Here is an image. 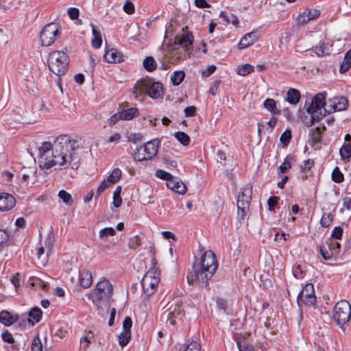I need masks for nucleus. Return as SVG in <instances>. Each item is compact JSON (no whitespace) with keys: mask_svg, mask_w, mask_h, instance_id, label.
Returning a JSON list of instances; mask_svg holds the SVG:
<instances>
[{"mask_svg":"<svg viewBox=\"0 0 351 351\" xmlns=\"http://www.w3.org/2000/svg\"><path fill=\"white\" fill-rule=\"evenodd\" d=\"M93 338V335L91 331H88L86 335L82 337L80 339L81 345L84 350L87 348L88 346V343L90 342V340Z\"/></svg>","mask_w":351,"mask_h":351,"instance_id":"c03bdc74","label":"nucleus"},{"mask_svg":"<svg viewBox=\"0 0 351 351\" xmlns=\"http://www.w3.org/2000/svg\"><path fill=\"white\" fill-rule=\"evenodd\" d=\"M343 229L340 226H336L332 232L331 237L335 239H340L342 237Z\"/></svg>","mask_w":351,"mask_h":351,"instance_id":"6e6d98bb","label":"nucleus"},{"mask_svg":"<svg viewBox=\"0 0 351 351\" xmlns=\"http://www.w3.org/2000/svg\"><path fill=\"white\" fill-rule=\"evenodd\" d=\"M156 175L157 177L167 180V182H168V180H170L171 178H172V176L170 173L161 169L157 170Z\"/></svg>","mask_w":351,"mask_h":351,"instance_id":"5fc2aeb1","label":"nucleus"},{"mask_svg":"<svg viewBox=\"0 0 351 351\" xmlns=\"http://www.w3.org/2000/svg\"><path fill=\"white\" fill-rule=\"evenodd\" d=\"M18 315L13 316L7 311H2L0 313V322L5 326H10L16 322Z\"/></svg>","mask_w":351,"mask_h":351,"instance_id":"412c9836","label":"nucleus"},{"mask_svg":"<svg viewBox=\"0 0 351 351\" xmlns=\"http://www.w3.org/2000/svg\"><path fill=\"white\" fill-rule=\"evenodd\" d=\"M320 254L325 260H329L332 256V253L330 250H327L324 246L320 247Z\"/></svg>","mask_w":351,"mask_h":351,"instance_id":"13d9d810","label":"nucleus"},{"mask_svg":"<svg viewBox=\"0 0 351 351\" xmlns=\"http://www.w3.org/2000/svg\"><path fill=\"white\" fill-rule=\"evenodd\" d=\"M326 130L324 126L317 127L312 133L311 138L314 143H319L321 141V134Z\"/></svg>","mask_w":351,"mask_h":351,"instance_id":"ea45409f","label":"nucleus"},{"mask_svg":"<svg viewBox=\"0 0 351 351\" xmlns=\"http://www.w3.org/2000/svg\"><path fill=\"white\" fill-rule=\"evenodd\" d=\"M84 141L82 138H72L68 135L58 136L53 145L49 142H44L39 148L40 155H44L52 149V160L45 162V167L51 168L59 165L66 169L71 167L77 169L80 165V156L77 150L83 147Z\"/></svg>","mask_w":351,"mask_h":351,"instance_id":"f257e3e1","label":"nucleus"},{"mask_svg":"<svg viewBox=\"0 0 351 351\" xmlns=\"http://www.w3.org/2000/svg\"><path fill=\"white\" fill-rule=\"evenodd\" d=\"M132 325V319L130 317H126L123 323V331H126L131 333Z\"/></svg>","mask_w":351,"mask_h":351,"instance_id":"4d7b16f0","label":"nucleus"},{"mask_svg":"<svg viewBox=\"0 0 351 351\" xmlns=\"http://www.w3.org/2000/svg\"><path fill=\"white\" fill-rule=\"evenodd\" d=\"M58 34V27L56 23H51L46 25L40 34L42 45H51L56 40Z\"/></svg>","mask_w":351,"mask_h":351,"instance_id":"9d476101","label":"nucleus"},{"mask_svg":"<svg viewBox=\"0 0 351 351\" xmlns=\"http://www.w3.org/2000/svg\"><path fill=\"white\" fill-rule=\"evenodd\" d=\"M80 285L84 289L88 288L93 282L91 273L88 270H82L79 275Z\"/></svg>","mask_w":351,"mask_h":351,"instance_id":"aec40b11","label":"nucleus"},{"mask_svg":"<svg viewBox=\"0 0 351 351\" xmlns=\"http://www.w3.org/2000/svg\"><path fill=\"white\" fill-rule=\"evenodd\" d=\"M128 141L129 142H132L133 143H136L140 142L143 139V135L141 133H132L129 134L128 136Z\"/></svg>","mask_w":351,"mask_h":351,"instance_id":"3c124183","label":"nucleus"},{"mask_svg":"<svg viewBox=\"0 0 351 351\" xmlns=\"http://www.w3.org/2000/svg\"><path fill=\"white\" fill-rule=\"evenodd\" d=\"M254 71V66L251 64H246L239 66L237 69V73L240 75L245 76Z\"/></svg>","mask_w":351,"mask_h":351,"instance_id":"58836bf2","label":"nucleus"},{"mask_svg":"<svg viewBox=\"0 0 351 351\" xmlns=\"http://www.w3.org/2000/svg\"><path fill=\"white\" fill-rule=\"evenodd\" d=\"M291 138V134L290 131L285 132L280 136V141L284 144L289 143Z\"/></svg>","mask_w":351,"mask_h":351,"instance_id":"69168bd1","label":"nucleus"},{"mask_svg":"<svg viewBox=\"0 0 351 351\" xmlns=\"http://www.w3.org/2000/svg\"><path fill=\"white\" fill-rule=\"evenodd\" d=\"M143 88L145 94L154 99L158 98L160 96L162 89L160 83L152 82L149 81H143Z\"/></svg>","mask_w":351,"mask_h":351,"instance_id":"2eb2a0df","label":"nucleus"},{"mask_svg":"<svg viewBox=\"0 0 351 351\" xmlns=\"http://www.w3.org/2000/svg\"><path fill=\"white\" fill-rule=\"evenodd\" d=\"M348 105V101L344 97L330 98L327 101L326 108H324V112L330 114L335 111L344 110L347 108Z\"/></svg>","mask_w":351,"mask_h":351,"instance_id":"ddd939ff","label":"nucleus"},{"mask_svg":"<svg viewBox=\"0 0 351 351\" xmlns=\"http://www.w3.org/2000/svg\"><path fill=\"white\" fill-rule=\"evenodd\" d=\"M184 351H201V345L195 341H192L187 344Z\"/></svg>","mask_w":351,"mask_h":351,"instance_id":"de8ad7c7","label":"nucleus"},{"mask_svg":"<svg viewBox=\"0 0 351 351\" xmlns=\"http://www.w3.org/2000/svg\"><path fill=\"white\" fill-rule=\"evenodd\" d=\"M332 45L328 42L322 41L318 45L312 49L318 57L329 55L331 51Z\"/></svg>","mask_w":351,"mask_h":351,"instance_id":"a211bd4d","label":"nucleus"},{"mask_svg":"<svg viewBox=\"0 0 351 351\" xmlns=\"http://www.w3.org/2000/svg\"><path fill=\"white\" fill-rule=\"evenodd\" d=\"M138 115L136 108H130L119 112V118L123 120H131Z\"/></svg>","mask_w":351,"mask_h":351,"instance_id":"4be33fe9","label":"nucleus"},{"mask_svg":"<svg viewBox=\"0 0 351 351\" xmlns=\"http://www.w3.org/2000/svg\"><path fill=\"white\" fill-rule=\"evenodd\" d=\"M185 73L183 71H175L171 77V82L174 86H178L184 80Z\"/></svg>","mask_w":351,"mask_h":351,"instance_id":"473e14b6","label":"nucleus"},{"mask_svg":"<svg viewBox=\"0 0 351 351\" xmlns=\"http://www.w3.org/2000/svg\"><path fill=\"white\" fill-rule=\"evenodd\" d=\"M252 187L247 185L241 189L237 197L238 216L243 219L250 208L252 199Z\"/></svg>","mask_w":351,"mask_h":351,"instance_id":"423d86ee","label":"nucleus"},{"mask_svg":"<svg viewBox=\"0 0 351 351\" xmlns=\"http://www.w3.org/2000/svg\"><path fill=\"white\" fill-rule=\"evenodd\" d=\"M124 61V56L122 52L117 49L111 48V64L121 63Z\"/></svg>","mask_w":351,"mask_h":351,"instance_id":"2f4dec72","label":"nucleus"},{"mask_svg":"<svg viewBox=\"0 0 351 351\" xmlns=\"http://www.w3.org/2000/svg\"><path fill=\"white\" fill-rule=\"evenodd\" d=\"M264 107L269 111H270L273 114L278 115L280 113V111L278 110L276 107V102L273 99H267L264 104Z\"/></svg>","mask_w":351,"mask_h":351,"instance_id":"cd10ccee","label":"nucleus"},{"mask_svg":"<svg viewBox=\"0 0 351 351\" xmlns=\"http://www.w3.org/2000/svg\"><path fill=\"white\" fill-rule=\"evenodd\" d=\"M1 337L4 342L8 343H13L14 342V339L13 338L12 335L8 330L3 332L1 334Z\"/></svg>","mask_w":351,"mask_h":351,"instance_id":"864d4df0","label":"nucleus"},{"mask_svg":"<svg viewBox=\"0 0 351 351\" xmlns=\"http://www.w3.org/2000/svg\"><path fill=\"white\" fill-rule=\"evenodd\" d=\"M298 23L299 24H304L310 21V19L308 18L307 14L304 12L300 14L297 18Z\"/></svg>","mask_w":351,"mask_h":351,"instance_id":"0e129e2a","label":"nucleus"},{"mask_svg":"<svg viewBox=\"0 0 351 351\" xmlns=\"http://www.w3.org/2000/svg\"><path fill=\"white\" fill-rule=\"evenodd\" d=\"M42 317V311L38 307H34L29 313L28 322L32 325L38 322Z\"/></svg>","mask_w":351,"mask_h":351,"instance_id":"a878e982","label":"nucleus"},{"mask_svg":"<svg viewBox=\"0 0 351 351\" xmlns=\"http://www.w3.org/2000/svg\"><path fill=\"white\" fill-rule=\"evenodd\" d=\"M159 281V274L157 271L154 268L148 270L141 281L144 293L147 296L152 295L156 291Z\"/></svg>","mask_w":351,"mask_h":351,"instance_id":"6e6552de","label":"nucleus"},{"mask_svg":"<svg viewBox=\"0 0 351 351\" xmlns=\"http://www.w3.org/2000/svg\"><path fill=\"white\" fill-rule=\"evenodd\" d=\"M122 172L119 168H115L111 172V184L117 182L121 178Z\"/></svg>","mask_w":351,"mask_h":351,"instance_id":"09e8293b","label":"nucleus"},{"mask_svg":"<svg viewBox=\"0 0 351 351\" xmlns=\"http://www.w3.org/2000/svg\"><path fill=\"white\" fill-rule=\"evenodd\" d=\"M128 246L130 249L135 250L141 245V239L138 236L130 237L128 241Z\"/></svg>","mask_w":351,"mask_h":351,"instance_id":"49530a36","label":"nucleus"},{"mask_svg":"<svg viewBox=\"0 0 351 351\" xmlns=\"http://www.w3.org/2000/svg\"><path fill=\"white\" fill-rule=\"evenodd\" d=\"M291 165L290 162L287 158L279 167L278 169L280 173H285L291 168Z\"/></svg>","mask_w":351,"mask_h":351,"instance_id":"e2e57ef3","label":"nucleus"},{"mask_svg":"<svg viewBox=\"0 0 351 351\" xmlns=\"http://www.w3.org/2000/svg\"><path fill=\"white\" fill-rule=\"evenodd\" d=\"M32 351H43V346L38 335L36 336L32 341Z\"/></svg>","mask_w":351,"mask_h":351,"instance_id":"a18cd8bd","label":"nucleus"},{"mask_svg":"<svg viewBox=\"0 0 351 351\" xmlns=\"http://www.w3.org/2000/svg\"><path fill=\"white\" fill-rule=\"evenodd\" d=\"M193 264L201 267L202 268H206L207 270L215 273L217 269V261L216 256L213 252L211 250L206 251L201 256L199 261H195Z\"/></svg>","mask_w":351,"mask_h":351,"instance_id":"f8f14e48","label":"nucleus"},{"mask_svg":"<svg viewBox=\"0 0 351 351\" xmlns=\"http://www.w3.org/2000/svg\"><path fill=\"white\" fill-rule=\"evenodd\" d=\"M258 40V36L254 32L245 34L239 43V49H242L254 44Z\"/></svg>","mask_w":351,"mask_h":351,"instance_id":"f3484780","label":"nucleus"},{"mask_svg":"<svg viewBox=\"0 0 351 351\" xmlns=\"http://www.w3.org/2000/svg\"><path fill=\"white\" fill-rule=\"evenodd\" d=\"M15 199L12 195L6 193H0V210H9L15 206Z\"/></svg>","mask_w":351,"mask_h":351,"instance_id":"dca6fc26","label":"nucleus"},{"mask_svg":"<svg viewBox=\"0 0 351 351\" xmlns=\"http://www.w3.org/2000/svg\"><path fill=\"white\" fill-rule=\"evenodd\" d=\"M341 159L344 161H348L351 157V143H344L339 149Z\"/></svg>","mask_w":351,"mask_h":351,"instance_id":"bb28decb","label":"nucleus"},{"mask_svg":"<svg viewBox=\"0 0 351 351\" xmlns=\"http://www.w3.org/2000/svg\"><path fill=\"white\" fill-rule=\"evenodd\" d=\"M58 197L62 200L64 203L69 206L73 204V199L70 193L64 190H61L58 193Z\"/></svg>","mask_w":351,"mask_h":351,"instance_id":"c9c22d12","label":"nucleus"},{"mask_svg":"<svg viewBox=\"0 0 351 351\" xmlns=\"http://www.w3.org/2000/svg\"><path fill=\"white\" fill-rule=\"evenodd\" d=\"M121 189L122 188L121 186H117L113 193L112 204L115 208H119L122 204V199L121 197Z\"/></svg>","mask_w":351,"mask_h":351,"instance_id":"7c9ffc66","label":"nucleus"},{"mask_svg":"<svg viewBox=\"0 0 351 351\" xmlns=\"http://www.w3.org/2000/svg\"><path fill=\"white\" fill-rule=\"evenodd\" d=\"M67 13L71 18V19L74 20L78 18L80 11L76 8H69Z\"/></svg>","mask_w":351,"mask_h":351,"instance_id":"bf43d9fd","label":"nucleus"},{"mask_svg":"<svg viewBox=\"0 0 351 351\" xmlns=\"http://www.w3.org/2000/svg\"><path fill=\"white\" fill-rule=\"evenodd\" d=\"M45 245L47 248V254L51 252L53 245V239L51 237H48L47 240L45 241Z\"/></svg>","mask_w":351,"mask_h":351,"instance_id":"774afa93","label":"nucleus"},{"mask_svg":"<svg viewBox=\"0 0 351 351\" xmlns=\"http://www.w3.org/2000/svg\"><path fill=\"white\" fill-rule=\"evenodd\" d=\"M300 99V93L295 88H290L287 93V101L291 104H297Z\"/></svg>","mask_w":351,"mask_h":351,"instance_id":"393cba45","label":"nucleus"},{"mask_svg":"<svg viewBox=\"0 0 351 351\" xmlns=\"http://www.w3.org/2000/svg\"><path fill=\"white\" fill-rule=\"evenodd\" d=\"M239 351H254V347L245 341H237Z\"/></svg>","mask_w":351,"mask_h":351,"instance_id":"603ef678","label":"nucleus"},{"mask_svg":"<svg viewBox=\"0 0 351 351\" xmlns=\"http://www.w3.org/2000/svg\"><path fill=\"white\" fill-rule=\"evenodd\" d=\"M29 282L32 287H38L43 290L47 287V285L44 281L36 277L32 278Z\"/></svg>","mask_w":351,"mask_h":351,"instance_id":"37998d69","label":"nucleus"},{"mask_svg":"<svg viewBox=\"0 0 351 351\" xmlns=\"http://www.w3.org/2000/svg\"><path fill=\"white\" fill-rule=\"evenodd\" d=\"M315 302L314 287L312 284H307L298 295V303L300 306H314Z\"/></svg>","mask_w":351,"mask_h":351,"instance_id":"9b49d317","label":"nucleus"},{"mask_svg":"<svg viewBox=\"0 0 351 351\" xmlns=\"http://www.w3.org/2000/svg\"><path fill=\"white\" fill-rule=\"evenodd\" d=\"M185 116L189 117H194L196 114V107L194 106L186 107L184 109Z\"/></svg>","mask_w":351,"mask_h":351,"instance_id":"052dcab7","label":"nucleus"},{"mask_svg":"<svg viewBox=\"0 0 351 351\" xmlns=\"http://www.w3.org/2000/svg\"><path fill=\"white\" fill-rule=\"evenodd\" d=\"M183 313V309L182 308V306L180 304H176L175 305L174 309L169 312L167 317V320L171 325L176 324V321L174 318H176L179 316H181Z\"/></svg>","mask_w":351,"mask_h":351,"instance_id":"b1692460","label":"nucleus"},{"mask_svg":"<svg viewBox=\"0 0 351 351\" xmlns=\"http://www.w3.org/2000/svg\"><path fill=\"white\" fill-rule=\"evenodd\" d=\"M93 302L100 311L99 313H108L110 309V282L103 279L97 282L96 288L91 293Z\"/></svg>","mask_w":351,"mask_h":351,"instance_id":"7ed1b4c3","label":"nucleus"},{"mask_svg":"<svg viewBox=\"0 0 351 351\" xmlns=\"http://www.w3.org/2000/svg\"><path fill=\"white\" fill-rule=\"evenodd\" d=\"M143 66L148 71H153L156 68V62L153 57H146L143 61Z\"/></svg>","mask_w":351,"mask_h":351,"instance_id":"72a5a7b5","label":"nucleus"},{"mask_svg":"<svg viewBox=\"0 0 351 351\" xmlns=\"http://www.w3.org/2000/svg\"><path fill=\"white\" fill-rule=\"evenodd\" d=\"M110 188V176H107L97 189L95 200H97L104 191Z\"/></svg>","mask_w":351,"mask_h":351,"instance_id":"c85d7f7f","label":"nucleus"},{"mask_svg":"<svg viewBox=\"0 0 351 351\" xmlns=\"http://www.w3.org/2000/svg\"><path fill=\"white\" fill-rule=\"evenodd\" d=\"M92 27V33L93 38L91 40V44L93 48L98 49L101 47L102 43V38L101 32L96 29L93 23H90Z\"/></svg>","mask_w":351,"mask_h":351,"instance_id":"5701e85b","label":"nucleus"},{"mask_svg":"<svg viewBox=\"0 0 351 351\" xmlns=\"http://www.w3.org/2000/svg\"><path fill=\"white\" fill-rule=\"evenodd\" d=\"M167 187L179 194H184L186 191L185 184L178 180H176L173 178L170 180H168L166 183Z\"/></svg>","mask_w":351,"mask_h":351,"instance_id":"6ab92c4d","label":"nucleus"},{"mask_svg":"<svg viewBox=\"0 0 351 351\" xmlns=\"http://www.w3.org/2000/svg\"><path fill=\"white\" fill-rule=\"evenodd\" d=\"M332 180L337 183H341L344 180V176L338 167H336L332 172Z\"/></svg>","mask_w":351,"mask_h":351,"instance_id":"e433bc0d","label":"nucleus"},{"mask_svg":"<svg viewBox=\"0 0 351 351\" xmlns=\"http://www.w3.org/2000/svg\"><path fill=\"white\" fill-rule=\"evenodd\" d=\"M123 9L124 12L128 14H132L135 11L134 5L130 1V0L125 1L123 6Z\"/></svg>","mask_w":351,"mask_h":351,"instance_id":"8fccbe9b","label":"nucleus"},{"mask_svg":"<svg viewBox=\"0 0 351 351\" xmlns=\"http://www.w3.org/2000/svg\"><path fill=\"white\" fill-rule=\"evenodd\" d=\"M131 337V333L126 332V331H122L121 334L118 336L119 337V343L121 347H123L126 346Z\"/></svg>","mask_w":351,"mask_h":351,"instance_id":"4c0bfd02","label":"nucleus"},{"mask_svg":"<svg viewBox=\"0 0 351 351\" xmlns=\"http://www.w3.org/2000/svg\"><path fill=\"white\" fill-rule=\"evenodd\" d=\"M175 137L184 146H186L190 143V137L183 132H176Z\"/></svg>","mask_w":351,"mask_h":351,"instance_id":"f704fd0d","label":"nucleus"},{"mask_svg":"<svg viewBox=\"0 0 351 351\" xmlns=\"http://www.w3.org/2000/svg\"><path fill=\"white\" fill-rule=\"evenodd\" d=\"M193 271L187 276L189 283H197L202 287H206L208 280L210 279L215 274L209 271V269L207 270L206 268H202L195 264H193Z\"/></svg>","mask_w":351,"mask_h":351,"instance_id":"0eeeda50","label":"nucleus"},{"mask_svg":"<svg viewBox=\"0 0 351 351\" xmlns=\"http://www.w3.org/2000/svg\"><path fill=\"white\" fill-rule=\"evenodd\" d=\"M143 81H141V82H138L136 84V86L134 87L132 94H133L134 98H136V99H138V97L140 96L145 94V90L143 88Z\"/></svg>","mask_w":351,"mask_h":351,"instance_id":"79ce46f5","label":"nucleus"},{"mask_svg":"<svg viewBox=\"0 0 351 351\" xmlns=\"http://www.w3.org/2000/svg\"><path fill=\"white\" fill-rule=\"evenodd\" d=\"M279 199V197L277 196H273L269 198L267 201V204L269 210H273V207L278 204Z\"/></svg>","mask_w":351,"mask_h":351,"instance_id":"680f3d73","label":"nucleus"},{"mask_svg":"<svg viewBox=\"0 0 351 351\" xmlns=\"http://www.w3.org/2000/svg\"><path fill=\"white\" fill-rule=\"evenodd\" d=\"M326 93H319L316 94L312 99L311 105L307 108V113L310 117L305 116L303 122L307 126L312 125L315 122L319 121L322 119L325 112H322V108H326L327 102L326 101Z\"/></svg>","mask_w":351,"mask_h":351,"instance_id":"f03ea898","label":"nucleus"},{"mask_svg":"<svg viewBox=\"0 0 351 351\" xmlns=\"http://www.w3.org/2000/svg\"><path fill=\"white\" fill-rule=\"evenodd\" d=\"M351 317V306L345 300H340L337 302L332 309L333 320L343 329V326L346 324Z\"/></svg>","mask_w":351,"mask_h":351,"instance_id":"39448f33","label":"nucleus"},{"mask_svg":"<svg viewBox=\"0 0 351 351\" xmlns=\"http://www.w3.org/2000/svg\"><path fill=\"white\" fill-rule=\"evenodd\" d=\"M158 141L153 140L147 142L143 147L137 148L135 158L138 161L152 159L158 153Z\"/></svg>","mask_w":351,"mask_h":351,"instance_id":"1a4fd4ad","label":"nucleus"},{"mask_svg":"<svg viewBox=\"0 0 351 351\" xmlns=\"http://www.w3.org/2000/svg\"><path fill=\"white\" fill-rule=\"evenodd\" d=\"M110 236V228H105L100 230L99 237L101 240L106 241Z\"/></svg>","mask_w":351,"mask_h":351,"instance_id":"338daca9","label":"nucleus"},{"mask_svg":"<svg viewBox=\"0 0 351 351\" xmlns=\"http://www.w3.org/2000/svg\"><path fill=\"white\" fill-rule=\"evenodd\" d=\"M193 42V36L191 33L183 34L180 36H176L174 39L173 44L171 45V50H177L180 48L182 49L184 51L190 49V47Z\"/></svg>","mask_w":351,"mask_h":351,"instance_id":"4468645a","label":"nucleus"},{"mask_svg":"<svg viewBox=\"0 0 351 351\" xmlns=\"http://www.w3.org/2000/svg\"><path fill=\"white\" fill-rule=\"evenodd\" d=\"M351 67V49L345 55L343 62L341 63L339 71L341 73H345Z\"/></svg>","mask_w":351,"mask_h":351,"instance_id":"c756f323","label":"nucleus"},{"mask_svg":"<svg viewBox=\"0 0 351 351\" xmlns=\"http://www.w3.org/2000/svg\"><path fill=\"white\" fill-rule=\"evenodd\" d=\"M334 216L331 213H324L322 215L320 223L323 227H328L333 221Z\"/></svg>","mask_w":351,"mask_h":351,"instance_id":"a19ab883","label":"nucleus"},{"mask_svg":"<svg viewBox=\"0 0 351 351\" xmlns=\"http://www.w3.org/2000/svg\"><path fill=\"white\" fill-rule=\"evenodd\" d=\"M69 64L67 55L60 51H55L49 54L48 66L51 72L56 75H64Z\"/></svg>","mask_w":351,"mask_h":351,"instance_id":"20e7f679","label":"nucleus"}]
</instances>
